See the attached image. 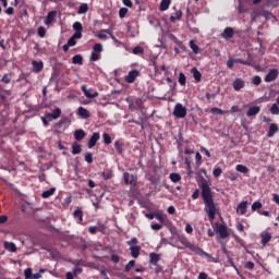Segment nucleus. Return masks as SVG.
<instances>
[{
  "label": "nucleus",
  "mask_w": 279,
  "mask_h": 279,
  "mask_svg": "<svg viewBox=\"0 0 279 279\" xmlns=\"http://www.w3.org/2000/svg\"><path fill=\"white\" fill-rule=\"evenodd\" d=\"M201 196L205 205V213L209 221H215V216L219 213V208L217 207V203H215V198H213V190L210 189V183L203 179L199 184Z\"/></svg>",
  "instance_id": "nucleus-1"
},
{
  "label": "nucleus",
  "mask_w": 279,
  "mask_h": 279,
  "mask_svg": "<svg viewBox=\"0 0 279 279\" xmlns=\"http://www.w3.org/2000/svg\"><path fill=\"white\" fill-rule=\"evenodd\" d=\"M178 241L182 245H184L187 250L191 252H194V254H197V256H208V253L202 250V247L189 242V239L184 235H178Z\"/></svg>",
  "instance_id": "nucleus-2"
},
{
  "label": "nucleus",
  "mask_w": 279,
  "mask_h": 279,
  "mask_svg": "<svg viewBox=\"0 0 279 279\" xmlns=\"http://www.w3.org/2000/svg\"><path fill=\"white\" fill-rule=\"evenodd\" d=\"M124 184H130V186L138 185V177L136 174H131L130 172L123 173Z\"/></svg>",
  "instance_id": "nucleus-3"
},
{
  "label": "nucleus",
  "mask_w": 279,
  "mask_h": 279,
  "mask_svg": "<svg viewBox=\"0 0 279 279\" xmlns=\"http://www.w3.org/2000/svg\"><path fill=\"white\" fill-rule=\"evenodd\" d=\"M186 107H183L182 104H177L174 106L173 116L177 117V119H184L186 117Z\"/></svg>",
  "instance_id": "nucleus-4"
},
{
  "label": "nucleus",
  "mask_w": 279,
  "mask_h": 279,
  "mask_svg": "<svg viewBox=\"0 0 279 279\" xmlns=\"http://www.w3.org/2000/svg\"><path fill=\"white\" fill-rule=\"evenodd\" d=\"M279 71L278 69H270L266 76L264 77V82L270 83L276 82L278 80Z\"/></svg>",
  "instance_id": "nucleus-5"
},
{
  "label": "nucleus",
  "mask_w": 279,
  "mask_h": 279,
  "mask_svg": "<svg viewBox=\"0 0 279 279\" xmlns=\"http://www.w3.org/2000/svg\"><path fill=\"white\" fill-rule=\"evenodd\" d=\"M216 232L217 234H219L220 239H228V236H230V232L228 231V225L225 223L218 225Z\"/></svg>",
  "instance_id": "nucleus-6"
},
{
  "label": "nucleus",
  "mask_w": 279,
  "mask_h": 279,
  "mask_svg": "<svg viewBox=\"0 0 279 279\" xmlns=\"http://www.w3.org/2000/svg\"><path fill=\"white\" fill-rule=\"evenodd\" d=\"M140 75L138 70H132L129 72V74L125 76V82L128 84H134L136 82V77Z\"/></svg>",
  "instance_id": "nucleus-7"
},
{
  "label": "nucleus",
  "mask_w": 279,
  "mask_h": 279,
  "mask_svg": "<svg viewBox=\"0 0 279 279\" xmlns=\"http://www.w3.org/2000/svg\"><path fill=\"white\" fill-rule=\"evenodd\" d=\"M220 36L221 38H225V40H230V38H234V28L226 27Z\"/></svg>",
  "instance_id": "nucleus-8"
},
{
  "label": "nucleus",
  "mask_w": 279,
  "mask_h": 279,
  "mask_svg": "<svg viewBox=\"0 0 279 279\" xmlns=\"http://www.w3.org/2000/svg\"><path fill=\"white\" fill-rule=\"evenodd\" d=\"M25 279H40L43 278V275L40 272L33 274L32 268H26L24 270Z\"/></svg>",
  "instance_id": "nucleus-9"
},
{
  "label": "nucleus",
  "mask_w": 279,
  "mask_h": 279,
  "mask_svg": "<svg viewBox=\"0 0 279 279\" xmlns=\"http://www.w3.org/2000/svg\"><path fill=\"white\" fill-rule=\"evenodd\" d=\"M81 89L85 97H87L88 99H95L96 97H99V92L90 93L86 85H82Z\"/></svg>",
  "instance_id": "nucleus-10"
},
{
  "label": "nucleus",
  "mask_w": 279,
  "mask_h": 279,
  "mask_svg": "<svg viewBox=\"0 0 279 279\" xmlns=\"http://www.w3.org/2000/svg\"><path fill=\"white\" fill-rule=\"evenodd\" d=\"M99 138H101V135L99 134V132H95L88 141V148L93 149V147L97 145V141H99Z\"/></svg>",
  "instance_id": "nucleus-11"
},
{
  "label": "nucleus",
  "mask_w": 279,
  "mask_h": 279,
  "mask_svg": "<svg viewBox=\"0 0 279 279\" xmlns=\"http://www.w3.org/2000/svg\"><path fill=\"white\" fill-rule=\"evenodd\" d=\"M124 146H125V144H123V141H121V140H118L114 142L113 147H114L116 151H118L119 156H123V153L125 151L123 149Z\"/></svg>",
  "instance_id": "nucleus-12"
},
{
  "label": "nucleus",
  "mask_w": 279,
  "mask_h": 279,
  "mask_svg": "<svg viewBox=\"0 0 279 279\" xmlns=\"http://www.w3.org/2000/svg\"><path fill=\"white\" fill-rule=\"evenodd\" d=\"M56 16H58V11L48 12L46 20H45V25H51V22L56 21Z\"/></svg>",
  "instance_id": "nucleus-13"
},
{
  "label": "nucleus",
  "mask_w": 279,
  "mask_h": 279,
  "mask_svg": "<svg viewBox=\"0 0 279 279\" xmlns=\"http://www.w3.org/2000/svg\"><path fill=\"white\" fill-rule=\"evenodd\" d=\"M241 88H245V81H243L242 78H235L233 81V89L239 92L241 90Z\"/></svg>",
  "instance_id": "nucleus-14"
},
{
  "label": "nucleus",
  "mask_w": 279,
  "mask_h": 279,
  "mask_svg": "<svg viewBox=\"0 0 279 279\" xmlns=\"http://www.w3.org/2000/svg\"><path fill=\"white\" fill-rule=\"evenodd\" d=\"M32 64L34 73H40V71L45 69V64L43 63V61H33Z\"/></svg>",
  "instance_id": "nucleus-15"
},
{
  "label": "nucleus",
  "mask_w": 279,
  "mask_h": 279,
  "mask_svg": "<svg viewBox=\"0 0 279 279\" xmlns=\"http://www.w3.org/2000/svg\"><path fill=\"white\" fill-rule=\"evenodd\" d=\"M260 112V107L258 106H252L248 108L246 112V117H256Z\"/></svg>",
  "instance_id": "nucleus-16"
},
{
  "label": "nucleus",
  "mask_w": 279,
  "mask_h": 279,
  "mask_svg": "<svg viewBox=\"0 0 279 279\" xmlns=\"http://www.w3.org/2000/svg\"><path fill=\"white\" fill-rule=\"evenodd\" d=\"M279 131L278 124L271 123L267 133L268 138H272L276 135V132Z\"/></svg>",
  "instance_id": "nucleus-17"
},
{
  "label": "nucleus",
  "mask_w": 279,
  "mask_h": 279,
  "mask_svg": "<svg viewBox=\"0 0 279 279\" xmlns=\"http://www.w3.org/2000/svg\"><path fill=\"white\" fill-rule=\"evenodd\" d=\"M75 141H84L86 138V132L82 129H78L74 132Z\"/></svg>",
  "instance_id": "nucleus-18"
},
{
  "label": "nucleus",
  "mask_w": 279,
  "mask_h": 279,
  "mask_svg": "<svg viewBox=\"0 0 279 279\" xmlns=\"http://www.w3.org/2000/svg\"><path fill=\"white\" fill-rule=\"evenodd\" d=\"M160 262V254L157 253H150L149 254V263L150 265H158V263Z\"/></svg>",
  "instance_id": "nucleus-19"
},
{
  "label": "nucleus",
  "mask_w": 279,
  "mask_h": 279,
  "mask_svg": "<svg viewBox=\"0 0 279 279\" xmlns=\"http://www.w3.org/2000/svg\"><path fill=\"white\" fill-rule=\"evenodd\" d=\"M78 114L81 119H90V111L84 107H78Z\"/></svg>",
  "instance_id": "nucleus-20"
},
{
  "label": "nucleus",
  "mask_w": 279,
  "mask_h": 279,
  "mask_svg": "<svg viewBox=\"0 0 279 279\" xmlns=\"http://www.w3.org/2000/svg\"><path fill=\"white\" fill-rule=\"evenodd\" d=\"M260 239H262V245H267V243H269V241H271V233L262 232Z\"/></svg>",
  "instance_id": "nucleus-21"
},
{
  "label": "nucleus",
  "mask_w": 279,
  "mask_h": 279,
  "mask_svg": "<svg viewBox=\"0 0 279 279\" xmlns=\"http://www.w3.org/2000/svg\"><path fill=\"white\" fill-rule=\"evenodd\" d=\"M238 213H240V215H245V213H247V201L241 202L238 205Z\"/></svg>",
  "instance_id": "nucleus-22"
},
{
  "label": "nucleus",
  "mask_w": 279,
  "mask_h": 279,
  "mask_svg": "<svg viewBox=\"0 0 279 279\" xmlns=\"http://www.w3.org/2000/svg\"><path fill=\"white\" fill-rule=\"evenodd\" d=\"M170 5H171V0H161L159 5V11L167 12Z\"/></svg>",
  "instance_id": "nucleus-23"
},
{
  "label": "nucleus",
  "mask_w": 279,
  "mask_h": 279,
  "mask_svg": "<svg viewBox=\"0 0 279 279\" xmlns=\"http://www.w3.org/2000/svg\"><path fill=\"white\" fill-rule=\"evenodd\" d=\"M130 250L132 258H138L141 256V246H131Z\"/></svg>",
  "instance_id": "nucleus-24"
},
{
  "label": "nucleus",
  "mask_w": 279,
  "mask_h": 279,
  "mask_svg": "<svg viewBox=\"0 0 279 279\" xmlns=\"http://www.w3.org/2000/svg\"><path fill=\"white\" fill-rule=\"evenodd\" d=\"M191 73H192L195 82H202V72H199V70H197V68H193L191 70Z\"/></svg>",
  "instance_id": "nucleus-25"
},
{
  "label": "nucleus",
  "mask_w": 279,
  "mask_h": 279,
  "mask_svg": "<svg viewBox=\"0 0 279 279\" xmlns=\"http://www.w3.org/2000/svg\"><path fill=\"white\" fill-rule=\"evenodd\" d=\"M132 53L134 56H145V48H143V46H135L132 49Z\"/></svg>",
  "instance_id": "nucleus-26"
},
{
  "label": "nucleus",
  "mask_w": 279,
  "mask_h": 279,
  "mask_svg": "<svg viewBox=\"0 0 279 279\" xmlns=\"http://www.w3.org/2000/svg\"><path fill=\"white\" fill-rule=\"evenodd\" d=\"M155 219H158L163 226H167V223H169V219H167V216L160 213H155Z\"/></svg>",
  "instance_id": "nucleus-27"
},
{
  "label": "nucleus",
  "mask_w": 279,
  "mask_h": 279,
  "mask_svg": "<svg viewBox=\"0 0 279 279\" xmlns=\"http://www.w3.org/2000/svg\"><path fill=\"white\" fill-rule=\"evenodd\" d=\"M72 154L73 156H77V154H82V145H80L77 142H74L72 144Z\"/></svg>",
  "instance_id": "nucleus-28"
},
{
  "label": "nucleus",
  "mask_w": 279,
  "mask_h": 279,
  "mask_svg": "<svg viewBox=\"0 0 279 279\" xmlns=\"http://www.w3.org/2000/svg\"><path fill=\"white\" fill-rule=\"evenodd\" d=\"M56 193V187H50L48 191H44L41 193V197L43 199H49V197H51V195H53Z\"/></svg>",
  "instance_id": "nucleus-29"
},
{
  "label": "nucleus",
  "mask_w": 279,
  "mask_h": 279,
  "mask_svg": "<svg viewBox=\"0 0 279 279\" xmlns=\"http://www.w3.org/2000/svg\"><path fill=\"white\" fill-rule=\"evenodd\" d=\"M73 217H75V219H78V221L82 223L84 221V211H82V209L77 208L74 210Z\"/></svg>",
  "instance_id": "nucleus-30"
},
{
  "label": "nucleus",
  "mask_w": 279,
  "mask_h": 279,
  "mask_svg": "<svg viewBox=\"0 0 279 279\" xmlns=\"http://www.w3.org/2000/svg\"><path fill=\"white\" fill-rule=\"evenodd\" d=\"M4 250H7V252H16V244H14L13 242H4Z\"/></svg>",
  "instance_id": "nucleus-31"
},
{
  "label": "nucleus",
  "mask_w": 279,
  "mask_h": 279,
  "mask_svg": "<svg viewBox=\"0 0 279 279\" xmlns=\"http://www.w3.org/2000/svg\"><path fill=\"white\" fill-rule=\"evenodd\" d=\"M106 34L110 35V29H101L98 33L97 38H99V40H107L108 39V35H106Z\"/></svg>",
  "instance_id": "nucleus-32"
},
{
  "label": "nucleus",
  "mask_w": 279,
  "mask_h": 279,
  "mask_svg": "<svg viewBox=\"0 0 279 279\" xmlns=\"http://www.w3.org/2000/svg\"><path fill=\"white\" fill-rule=\"evenodd\" d=\"M72 63L73 64H84V58L82 57V54H75L72 58Z\"/></svg>",
  "instance_id": "nucleus-33"
},
{
  "label": "nucleus",
  "mask_w": 279,
  "mask_h": 279,
  "mask_svg": "<svg viewBox=\"0 0 279 279\" xmlns=\"http://www.w3.org/2000/svg\"><path fill=\"white\" fill-rule=\"evenodd\" d=\"M235 171H239L240 173H250V168L243 165H238Z\"/></svg>",
  "instance_id": "nucleus-34"
},
{
  "label": "nucleus",
  "mask_w": 279,
  "mask_h": 279,
  "mask_svg": "<svg viewBox=\"0 0 279 279\" xmlns=\"http://www.w3.org/2000/svg\"><path fill=\"white\" fill-rule=\"evenodd\" d=\"M180 86H186V75L184 74V72H181L179 74V80H178Z\"/></svg>",
  "instance_id": "nucleus-35"
},
{
  "label": "nucleus",
  "mask_w": 279,
  "mask_h": 279,
  "mask_svg": "<svg viewBox=\"0 0 279 279\" xmlns=\"http://www.w3.org/2000/svg\"><path fill=\"white\" fill-rule=\"evenodd\" d=\"M182 19V11H177L174 15L170 16L171 23H175V21H180Z\"/></svg>",
  "instance_id": "nucleus-36"
},
{
  "label": "nucleus",
  "mask_w": 279,
  "mask_h": 279,
  "mask_svg": "<svg viewBox=\"0 0 279 279\" xmlns=\"http://www.w3.org/2000/svg\"><path fill=\"white\" fill-rule=\"evenodd\" d=\"M88 12V4L82 3L78 8L77 14H86Z\"/></svg>",
  "instance_id": "nucleus-37"
},
{
  "label": "nucleus",
  "mask_w": 279,
  "mask_h": 279,
  "mask_svg": "<svg viewBox=\"0 0 279 279\" xmlns=\"http://www.w3.org/2000/svg\"><path fill=\"white\" fill-rule=\"evenodd\" d=\"M252 211L256 213V210H260V208H263V203L256 201L252 204Z\"/></svg>",
  "instance_id": "nucleus-38"
},
{
  "label": "nucleus",
  "mask_w": 279,
  "mask_h": 279,
  "mask_svg": "<svg viewBox=\"0 0 279 279\" xmlns=\"http://www.w3.org/2000/svg\"><path fill=\"white\" fill-rule=\"evenodd\" d=\"M136 265V262L134 259H131L125 268H124V271H126V274H129V271H132L133 267Z\"/></svg>",
  "instance_id": "nucleus-39"
},
{
  "label": "nucleus",
  "mask_w": 279,
  "mask_h": 279,
  "mask_svg": "<svg viewBox=\"0 0 279 279\" xmlns=\"http://www.w3.org/2000/svg\"><path fill=\"white\" fill-rule=\"evenodd\" d=\"M190 47L193 51V53H199V46L195 44V40H190Z\"/></svg>",
  "instance_id": "nucleus-40"
},
{
  "label": "nucleus",
  "mask_w": 279,
  "mask_h": 279,
  "mask_svg": "<svg viewBox=\"0 0 279 279\" xmlns=\"http://www.w3.org/2000/svg\"><path fill=\"white\" fill-rule=\"evenodd\" d=\"M262 82H263V78H260V76H258V75H255L252 78V84L254 86H260Z\"/></svg>",
  "instance_id": "nucleus-41"
},
{
  "label": "nucleus",
  "mask_w": 279,
  "mask_h": 279,
  "mask_svg": "<svg viewBox=\"0 0 279 279\" xmlns=\"http://www.w3.org/2000/svg\"><path fill=\"white\" fill-rule=\"evenodd\" d=\"M37 34L39 38H45V36L47 35V29L44 26H39L37 29Z\"/></svg>",
  "instance_id": "nucleus-42"
},
{
  "label": "nucleus",
  "mask_w": 279,
  "mask_h": 279,
  "mask_svg": "<svg viewBox=\"0 0 279 279\" xmlns=\"http://www.w3.org/2000/svg\"><path fill=\"white\" fill-rule=\"evenodd\" d=\"M170 180H171V182L177 183V182H180V180H182V177L178 173H171L170 174Z\"/></svg>",
  "instance_id": "nucleus-43"
},
{
  "label": "nucleus",
  "mask_w": 279,
  "mask_h": 279,
  "mask_svg": "<svg viewBox=\"0 0 279 279\" xmlns=\"http://www.w3.org/2000/svg\"><path fill=\"white\" fill-rule=\"evenodd\" d=\"M102 138H104L105 145H110V143H112V137H110V134L108 133H104Z\"/></svg>",
  "instance_id": "nucleus-44"
},
{
  "label": "nucleus",
  "mask_w": 279,
  "mask_h": 279,
  "mask_svg": "<svg viewBox=\"0 0 279 279\" xmlns=\"http://www.w3.org/2000/svg\"><path fill=\"white\" fill-rule=\"evenodd\" d=\"M102 178H104V180H111V178H112V170H105L104 172H102Z\"/></svg>",
  "instance_id": "nucleus-45"
},
{
  "label": "nucleus",
  "mask_w": 279,
  "mask_h": 279,
  "mask_svg": "<svg viewBox=\"0 0 279 279\" xmlns=\"http://www.w3.org/2000/svg\"><path fill=\"white\" fill-rule=\"evenodd\" d=\"M1 82H3V84H10V82H12V74H4Z\"/></svg>",
  "instance_id": "nucleus-46"
},
{
  "label": "nucleus",
  "mask_w": 279,
  "mask_h": 279,
  "mask_svg": "<svg viewBox=\"0 0 279 279\" xmlns=\"http://www.w3.org/2000/svg\"><path fill=\"white\" fill-rule=\"evenodd\" d=\"M73 29H74L75 32H83V31H84V26H82V23H81V22H75V23L73 24Z\"/></svg>",
  "instance_id": "nucleus-47"
},
{
  "label": "nucleus",
  "mask_w": 279,
  "mask_h": 279,
  "mask_svg": "<svg viewBox=\"0 0 279 279\" xmlns=\"http://www.w3.org/2000/svg\"><path fill=\"white\" fill-rule=\"evenodd\" d=\"M99 58H101L99 52L93 51L92 54H90V62H97V60H99Z\"/></svg>",
  "instance_id": "nucleus-48"
},
{
  "label": "nucleus",
  "mask_w": 279,
  "mask_h": 279,
  "mask_svg": "<svg viewBox=\"0 0 279 279\" xmlns=\"http://www.w3.org/2000/svg\"><path fill=\"white\" fill-rule=\"evenodd\" d=\"M235 64H244L245 66H251L252 63L250 61H245L243 59H233Z\"/></svg>",
  "instance_id": "nucleus-49"
},
{
  "label": "nucleus",
  "mask_w": 279,
  "mask_h": 279,
  "mask_svg": "<svg viewBox=\"0 0 279 279\" xmlns=\"http://www.w3.org/2000/svg\"><path fill=\"white\" fill-rule=\"evenodd\" d=\"M93 49L94 52L101 53V51H104V46L101 44H95Z\"/></svg>",
  "instance_id": "nucleus-50"
},
{
  "label": "nucleus",
  "mask_w": 279,
  "mask_h": 279,
  "mask_svg": "<svg viewBox=\"0 0 279 279\" xmlns=\"http://www.w3.org/2000/svg\"><path fill=\"white\" fill-rule=\"evenodd\" d=\"M61 114H62V109L56 108L54 110H52V116L54 117V119H60Z\"/></svg>",
  "instance_id": "nucleus-51"
},
{
  "label": "nucleus",
  "mask_w": 279,
  "mask_h": 279,
  "mask_svg": "<svg viewBox=\"0 0 279 279\" xmlns=\"http://www.w3.org/2000/svg\"><path fill=\"white\" fill-rule=\"evenodd\" d=\"M85 162H87L88 165H93V153L85 154Z\"/></svg>",
  "instance_id": "nucleus-52"
},
{
  "label": "nucleus",
  "mask_w": 279,
  "mask_h": 279,
  "mask_svg": "<svg viewBox=\"0 0 279 279\" xmlns=\"http://www.w3.org/2000/svg\"><path fill=\"white\" fill-rule=\"evenodd\" d=\"M223 173V170L221 168H216L213 170L214 178H219Z\"/></svg>",
  "instance_id": "nucleus-53"
},
{
  "label": "nucleus",
  "mask_w": 279,
  "mask_h": 279,
  "mask_svg": "<svg viewBox=\"0 0 279 279\" xmlns=\"http://www.w3.org/2000/svg\"><path fill=\"white\" fill-rule=\"evenodd\" d=\"M211 114H226V111L221 110L220 108L214 107L211 108Z\"/></svg>",
  "instance_id": "nucleus-54"
},
{
  "label": "nucleus",
  "mask_w": 279,
  "mask_h": 279,
  "mask_svg": "<svg viewBox=\"0 0 279 279\" xmlns=\"http://www.w3.org/2000/svg\"><path fill=\"white\" fill-rule=\"evenodd\" d=\"M128 15V8H121L119 10V16L120 19H125V16Z\"/></svg>",
  "instance_id": "nucleus-55"
},
{
  "label": "nucleus",
  "mask_w": 279,
  "mask_h": 279,
  "mask_svg": "<svg viewBox=\"0 0 279 279\" xmlns=\"http://www.w3.org/2000/svg\"><path fill=\"white\" fill-rule=\"evenodd\" d=\"M270 112L271 114H279V107L277 104H274L271 107H270Z\"/></svg>",
  "instance_id": "nucleus-56"
},
{
  "label": "nucleus",
  "mask_w": 279,
  "mask_h": 279,
  "mask_svg": "<svg viewBox=\"0 0 279 279\" xmlns=\"http://www.w3.org/2000/svg\"><path fill=\"white\" fill-rule=\"evenodd\" d=\"M255 265L254 262H246L244 264V269H250L252 271V269H254Z\"/></svg>",
  "instance_id": "nucleus-57"
},
{
  "label": "nucleus",
  "mask_w": 279,
  "mask_h": 279,
  "mask_svg": "<svg viewBox=\"0 0 279 279\" xmlns=\"http://www.w3.org/2000/svg\"><path fill=\"white\" fill-rule=\"evenodd\" d=\"M195 160H196V166L199 167L202 165V154L196 153Z\"/></svg>",
  "instance_id": "nucleus-58"
},
{
  "label": "nucleus",
  "mask_w": 279,
  "mask_h": 279,
  "mask_svg": "<svg viewBox=\"0 0 279 279\" xmlns=\"http://www.w3.org/2000/svg\"><path fill=\"white\" fill-rule=\"evenodd\" d=\"M184 163L187 167L189 175H191L193 173V171H191V160L189 159V157L185 158Z\"/></svg>",
  "instance_id": "nucleus-59"
},
{
  "label": "nucleus",
  "mask_w": 279,
  "mask_h": 279,
  "mask_svg": "<svg viewBox=\"0 0 279 279\" xmlns=\"http://www.w3.org/2000/svg\"><path fill=\"white\" fill-rule=\"evenodd\" d=\"M234 59L232 58H229L228 61H227V66L228 69H233L234 68Z\"/></svg>",
  "instance_id": "nucleus-60"
},
{
  "label": "nucleus",
  "mask_w": 279,
  "mask_h": 279,
  "mask_svg": "<svg viewBox=\"0 0 279 279\" xmlns=\"http://www.w3.org/2000/svg\"><path fill=\"white\" fill-rule=\"evenodd\" d=\"M72 37L75 40H80V38H82V31H75V33L72 35Z\"/></svg>",
  "instance_id": "nucleus-61"
},
{
  "label": "nucleus",
  "mask_w": 279,
  "mask_h": 279,
  "mask_svg": "<svg viewBox=\"0 0 279 279\" xmlns=\"http://www.w3.org/2000/svg\"><path fill=\"white\" fill-rule=\"evenodd\" d=\"M66 44L70 47H75V45H77V41L75 40V38L71 37Z\"/></svg>",
  "instance_id": "nucleus-62"
},
{
  "label": "nucleus",
  "mask_w": 279,
  "mask_h": 279,
  "mask_svg": "<svg viewBox=\"0 0 279 279\" xmlns=\"http://www.w3.org/2000/svg\"><path fill=\"white\" fill-rule=\"evenodd\" d=\"M88 232H89V234H97L98 229H97V227L92 226L88 228Z\"/></svg>",
  "instance_id": "nucleus-63"
},
{
  "label": "nucleus",
  "mask_w": 279,
  "mask_h": 279,
  "mask_svg": "<svg viewBox=\"0 0 279 279\" xmlns=\"http://www.w3.org/2000/svg\"><path fill=\"white\" fill-rule=\"evenodd\" d=\"M150 228L151 230H156V231L162 230V225L154 223L150 226Z\"/></svg>",
  "instance_id": "nucleus-64"
}]
</instances>
